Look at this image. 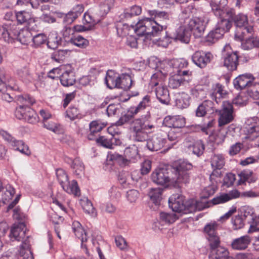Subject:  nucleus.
I'll return each instance as SVG.
<instances>
[{"label":"nucleus","mask_w":259,"mask_h":259,"mask_svg":"<svg viewBox=\"0 0 259 259\" xmlns=\"http://www.w3.org/2000/svg\"><path fill=\"white\" fill-rule=\"evenodd\" d=\"M43 126L55 134H59L63 132L62 126L55 122L44 121Z\"/></svg>","instance_id":"51"},{"label":"nucleus","mask_w":259,"mask_h":259,"mask_svg":"<svg viewBox=\"0 0 259 259\" xmlns=\"http://www.w3.org/2000/svg\"><path fill=\"white\" fill-rule=\"evenodd\" d=\"M21 259H33L31 252L29 249V244L26 241L22 243L19 250Z\"/></svg>","instance_id":"49"},{"label":"nucleus","mask_w":259,"mask_h":259,"mask_svg":"<svg viewBox=\"0 0 259 259\" xmlns=\"http://www.w3.org/2000/svg\"><path fill=\"white\" fill-rule=\"evenodd\" d=\"M227 4V0H210L212 10L216 16H221L223 9Z\"/></svg>","instance_id":"37"},{"label":"nucleus","mask_w":259,"mask_h":259,"mask_svg":"<svg viewBox=\"0 0 259 259\" xmlns=\"http://www.w3.org/2000/svg\"><path fill=\"white\" fill-rule=\"evenodd\" d=\"M137 173V171H134L132 174H130L128 172H123L119 174L118 180L123 187L131 184L133 182L137 181L139 179L138 177H135V175Z\"/></svg>","instance_id":"35"},{"label":"nucleus","mask_w":259,"mask_h":259,"mask_svg":"<svg viewBox=\"0 0 259 259\" xmlns=\"http://www.w3.org/2000/svg\"><path fill=\"white\" fill-rule=\"evenodd\" d=\"M191 95L198 100H202L206 97V91L201 85L196 86L191 91Z\"/></svg>","instance_id":"50"},{"label":"nucleus","mask_w":259,"mask_h":259,"mask_svg":"<svg viewBox=\"0 0 259 259\" xmlns=\"http://www.w3.org/2000/svg\"><path fill=\"white\" fill-rule=\"evenodd\" d=\"M80 204L84 211L92 217H95L97 215L96 209L94 207L92 203L87 198L80 200Z\"/></svg>","instance_id":"38"},{"label":"nucleus","mask_w":259,"mask_h":259,"mask_svg":"<svg viewBox=\"0 0 259 259\" xmlns=\"http://www.w3.org/2000/svg\"><path fill=\"white\" fill-rule=\"evenodd\" d=\"M240 193L237 190H233L228 193H223L213 198L211 202L213 204L217 205L225 203L233 199L238 198Z\"/></svg>","instance_id":"22"},{"label":"nucleus","mask_w":259,"mask_h":259,"mask_svg":"<svg viewBox=\"0 0 259 259\" xmlns=\"http://www.w3.org/2000/svg\"><path fill=\"white\" fill-rule=\"evenodd\" d=\"M165 143V139L161 135H156L149 139L147 146L150 151H157L162 148Z\"/></svg>","instance_id":"24"},{"label":"nucleus","mask_w":259,"mask_h":259,"mask_svg":"<svg viewBox=\"0 0 259 259\" xmlns=\"http://www.w3.org/2000/svg\"><path fill=\"white\" fill-rule=\"evenodd\" d=\"M169 206L173 211L183 213L185 209L184 197L179 194L171 195L168 200Z\"/></svg>","instance_id":"17"},{"label":"nucleus","mask_w":259,"mask_h":259,"mask_svg":"<svg viewBox=\"0 0 259 259\" xmlns=\"http://www.w3.org/2000/svg\"><path fill=\"white\" fill-rule=\"evenodd\" d=\"M71 167L76 175L80 176L83 174L84 165L79 158H76L73 160Z\"/></svg>","instance_id":"59"},{"label":"nucleus","mask_w":259,"mask_h":259,"mask_svg":"<svg viewBox=\"0 0 259 259\" xmlns=\"http://www.w3.org/2000/svg\"><path fill=\"white\" fill-rule=\"evenodd\" d=\"M206 207V204L203 202L195 199H190L185 202V209L183 213H192L197 210H201Z\"/></svg>","instance_id":"21"},{"label":"nucleus","mask_w":259,"mask_h":259,"mask_svg":"<svg viewBox=\"0 0 259 259\" xmlns=\"http://www.w3.org/2000/svg\"><path fill=\"white\" fill-rule=\"evenodd\" d=\"M213 108V103L211 101L206 100L199 105L197 109L196 114L197 116H203L207 112Z\"/></svg>","instance_id":"47"},{"label":"nucleus","mask_w":259,"mask_h":259,"mask_svg":"<svg viewBox=\"0 0 259 259\" xmlns=\"http://www.w3.org/2000/svg\"><path fill=\"white\" fill-rule=\"evenodd\" d=\"M208 22V19L205 16L195 17L189 21L188 27L195 37H200L203 35Z\"/></svg>","instance_id":"7"},{"label":"nucleus","mask_w":259,"mask_h":259,"mask_svg":"<svg viewBox=\"0 0 259 259\" xmlns=\"http://www.w3.org/2000/svg\"><path fill=\"white\" fill-rule=\"evenodd\" d=\"M259 119L254 116L247 118L245 123L244 132L245 138L250 140H254L259 137Z\"/></svg>","instance_id":"8"},{"label":"nucleus","mask_w":259,"mask_h":259,"mask_svg":"<svg viewBox=\"0 0 259 259\" xmlns=\"http://www.w3.org/2000/svg\"><path fill=\"white\" fill-rule=\"evenodd\" d=\"M100 20L98 17H93L90 12L88 11L84 13L83 16V22L84 25L91 26V29L95 24Z\"/></svg>","instance_id":"54"},{"label":"nucleus","mask_w":259,"mask_h":259,"mask_svg":"<svg viewBox=\"0 0 259 259\" xmlns=\"http://www.w3.org/2000/svg\"><path fill=\"white\" fill-rule=\"evenodd\" d=\"M250 242V237L248 235H244L234 239L231 243V246L234 249L243 250L247 247Z\"/></svg>","instance_id":"31"},{"label":"nucleus","mask_w":259,"mask_h":259,"mask_svg":"<svg viewBox=\"0 0 259 259\" xmlns=\"http://www.w3.org/2000/svg\"><path fill=\"white\" fill-rule=\"evenodd\" d=\"M155 92L157 99L161 103L168 105L170 101L169 94L166 85L157 87Z\"/></svg>","instance_id":"28"},{"label":"nucleus","mask_w":259,"mask_h":259,"mask_svg":"<svg viewBox=\"0 0 259 259\" xmlns=\"http://www.w3.org/2000/svg\"><path fill=\"white\" fill-rule=\"evenodd\" d=\"M253 32L252 26L244 27L243 30L238 29L236 31L235 38L241 41V48L244 50H249L259 47V38L253 36H247Z\"/></svg>","instance_id":"5"},{"label":"nucleus","mask_w":259,"mask_h":259,"mask_svg":"<svg viewBox=\"0 0 259 259\" xmlns=\"http://www.w3.org/2000/svg\"><path fill=\"white\" fill-rule=\"evenodd\" d=\"M212 249L209 255V259H234L229 255L227 249L221 246L211 247Z\"/></svg>","instance_id":"25"},{"label":"nucleus","mask_w":259,"mask_h":259,"mask_svg":"<svg viewBox=\"0 0 259 259\" xmlns=\"http://www.w3.org/2000/svg\"><path fill=\"white\" fill-rule=\"evenodd\" d=\"M69 42L70 44L80 48H85L89 45V41L81 35H74L71 37Z\"/></svg>","instance_id":"44"},{"label":"nucleus","mask_w":259,"mask_h":259,"mask_svg":"<svg viewBox=\"0 0 259 259\" xmlns=\"http://www.w3.org/2000/svg\"><path fill=\"white\" fill-rule=\"evenodd\" d=\"M238 176L239 177L237 182L238 185L245 184L246 182L253 183L256 180V178L252 171L249 169L241 171L238 174Z\"/></svg>","instance_id":"29"},{"label":"nucleus","mask_w":259,"mask_h":259,"mask_svg":"<svg viewBox=\"0 0 259 259\" xmlns=\"http://www.w3.org/2000/svg\"><path fill=\"white\" fill-rule=\"evenodd\" d=\"M162 192V190L159 188L151 189L148 193L150 200L155 205H159L161 200Z\"/></svg>","instance_id":"42"},{"label":"nucleus","mask_w":259,"mask_h":259,"mask_svg":"<svg viewBox=\"0 0 259 259\" xmlns=\"http://www.w3.org/2000/svg\"><path fill=\"white\" fill-rule=\"evenodd\" d=\"M226 92L224 90L223 86L219 83H217L213 87L210 96L212 100H214L217 103H218L220 101V99L223 98Z\"/></svg>","instance_id":"40"},{"label":"nucleus","mask_w":259,"mask_h":259,"mask_svg":"<svg viewBox=\"0 0 259 259\" xmlns=\"http://www.w3.org/2000/svg\"><path fill=\"white\" fill-rule=\"evenodd\" d=\"M142 12V9L140 6H133L130 9H127L125 10L123 16L124 17L128 19L134 16H137L141 14Z\"/></svg>","instance_id":"61"},{"label":"nucleus","mask_w":259,"mask_h":259,"mask_svg":"<svg viewBox=\"0 0 259 259\" xmlns=\"http://www.w3.org/2000/svg\"><path fill=\"white\" fill-rule=\"evenodd\" d=\"M224 65L230 71L237 68L238 57L236 52H233L229 45L225 46L223 51Z\"/></svg>","instance_id":"9"},{"label":"nucleus","mask_w":259,"mask_h":259,"mask_svg":"<svg viewBox=\"0 0 259 259\" xmlns=\"http://www.w3.org/2000/svg\"><path fill=\"white\" fill-rule=\"evenodd\" d=\"M176 105L180 109L186 108L190 105V97L185 93H179L175 95Z\"/></svg>","instance_id":"34"},{"label":"nucleus","mask_w":259,"mask_h":259,"mask_svg":"<svg viewBox=\"0 0 259 259\" xmlns=\"http://www.w3.org/2000/svg\"><path fill=\"white\" fill-rule=\"evenodd\" d=\"M26 227L23 223L14 224L11 229L10 237L14 240L21 241L25 236Z\"/></svg>","instance_id":"19"},{"label":"nucleus","mask_w":259,"mask_h":259,"mask_svg":"<svg viewBox=\"0 0 259 259\" xmlns=\"http://www.w3.org/2000/svg\"><path fill=\"white\" fill-rule=\"evenodd\" d=\"M211 184L205 187L202 192V197L207 198L214 194L218 189L217 182L216 181H211Z\"/></svg>","instance_id":"56"},{"label":"nucleus","mask_w":259,"mask_h":259,"mask_svg":"<svg viewBox=\"0 0 259 259\" xmlns=\"http://www.w3.org/2000/svg\"><path fill=\"white\" fill-rule=\"evenodd\" d=\"M15 17L20 24L26 23L31 26L38 22V18L33 17L31 13L25 11L16 12Z\"/></svg>","instance_id":"20"},{"label":"nucleus","mask_w":259,"mask_h":259,"mask_svg":"<svg viewBox=\"0 0 259 259\" xmlns=\"http://www.w3.org/2000/svg\"><path fill=\"white\" fill-rule=\"evenodd\" d=\"M148 62L149 67L154 69L155 71H156V70H161L162 72H165V75H167L168 69L172 67L171 60L160 61L155 57H151Z\"/></svg>","instance_id":"15"},{"label":"nucleus","mask_w":259,"mask_h":259,"mask_svg":"<svg viewBox=\"0 0 259 259\" xmlns=\"http://www.w3.org/2000/svg\"><path fill=\"white\" fill-rule=\"evenodd\" d=\"M106 126V124L99 120H94L90 123L91 133H97L102 130Z\"/></svg>","instance_id":"62"},{"label":"nucleus","mask_w":259,"mask_h":259,"mask_svg":"<svg viewBox=\"0 0 259 259\" xmlns=\"http://www.w3.org/2000/svg\"><path fill=\"white\" fill-rule=\"evenodd\" d=\"M114 0H103L99 5V17H103L106 15L113 7Z\"/></svg>","instance_id":"41"},{"label":"nucleus","mask_w":259,"mask_h":259,"mask_svg":"<svg viewBox=\"0 0 259 259\" xmlns=\"http://www.w3.org/2000/svg\"><path fill=\"white\" fill-rule=\"evenodd\" d=\"M192 168L191 163L185 160H179L170 169L157 168L151 175L153 182L161 185L179 187L189 181L188 171Z\"/></svg>","instance_id":"1"},{"label":"nucleus","mask_w":259,"mask_h":259,"mask_svg":"<svg viewBox=\"0 0 259 259\" xmlns=\"http://www.w3.org/2000/svg\"><path fill=\"white\" fill-rule=\"evenodd\" d=\"M240 193L237 190H233L228 193H223L213 198L211 202L213 204L217 205L225 203L233 199L238 198Z\"/></svg>","instance_id":"23"},{"label":"nucleus","mask_w":259,"mask_h":259,"mask_svg":"<svg viewBox=\"0 0 259 259\" xmlns=\"http://www.w3.org/2000/svg\"><path fill=\"white\" fill-rule=\"evenodd\" d=\"M210 163L213 168L220 169L225 165V158L221 154H214L211 156Z\"/></svg>","instance_id":"43"},{"label":"nucleus","mask_w":259,"mask_h":259,"mask_svg":"<svg viewBox=\"0 0 259 259\" xmlns=\"http://www.w3.org/2000/svg\"><path fill=\"white\" fill-rule=\"evenodd\" d=\"M151 104L150 97L146 95L143 97L142 100L140 102L137 106L131 107L133 109V112L135 113H139L142 112L147 107L150 106Z\"/></svg>","instance_id":"48"},{"label":"nucleus","mask_w":259,"mask_h":259,"mask_svg":"<svg viewBox=\"0 0 259 259\" xmlns=\"http://www.w3.org/2000/svg\"><path fill=\"white\" fill-rule=\"evenodd\" d=\"M0 40L8 44H13L18 40L22 45H27L32 40V34L27 29L19 31L15 23L7 22L0 26Z\"/></svg>","instance_id":"3"},{"label":"nucleus","mask_w":259,"mask_h":259,"mask_svg":"<svg viewBox=\"0 0 259 259\" xmlns=\"http://www.w3.org/2000/svg\"><path fill=\"white\" fill-rule=\"evenodd\" d=\"M118 88L127 90L130 89L132 84L131 76L126 73H123L119 75Z\"/></svg>","instance_id":"46"},{"label":"nucleus","mask_w":259,"mask_h":259,"mask_svg":"<svg viewBox=\"0 0 259 259\" xmlns=\"http://www.w3.org/2000/svg\"><path fill=\"white\" fill-rule=\"evenodd\" d=\"M110 158L112 160L115 161L122 166L127 165L130 162V160H128L126 157H124L122 155L116 153L111 154Z\"/></svg>","instance_id":"64"},{"label":"nucleus","mask_w":259,"mask_h":259,"mask_svg":"<svg viewBox=\"0 0 259 259\" xmlns=\"http://www.w3.org/2000/svg\"><path fill=\"white\" fill-rule=\"evenodd\" d=\"M231 25L230 20L225 19L220 20L218 22L215 29L211 31L206 36V41L210 43L215 42L222 37L224 33L230 29Z\"/></svg>","instance_id":"6"},{"label":"nucleus","mask_w":259,"mask_h":259,"mask_svg":"<svg viewBox=\"0 0 259 259\" xmlns=\"http://www.w3.org/2000/svg\"><path fill=\"white\" fill-rule=\"evenodd\" d=\"M62 70L63 72L60 75V81L64 87L72 85L75 81L73 68L70 64L60 66L59 67L54 68L53 71H59Z\"/></svg>","instance_id":"10"},{"label":"nucleus","mask_w":259,"mask_h":259,"mask_svg":"<svg viewBox=\"0 0 259 259\" xmlns=\"http://www.w3.org/2000/svg\"><path fill=\"white\" fill-rule=\"evenodd\" d=\"M185 118L181 115H168L163 121V124L168 127L181 128L185 125Z\"/></svg>","instance_id":"16"},{"label":"nucleus","mask_w":259,"mask_h":259,"mask_svg":"<svg viewBox=\"0 0 259 259\" xmlns=\"http://www.w3.org/2000/svg\"><path fill=\"white\" fill-rule=\"evenodd\" d=\"M61 38L55 32H51L48 37L47 45L52 49H56L61 44Z\"/></svg>","instance_id":"45"},{"label":"nucleus","mask_w":259,"mask_h":259,"mask_svg":"<svg viewBox=\"0 0 259 259\" xmlns=\"http://www.w3.org/2000/svg\"><path fill=\"white\" fill-rule=\"evenodd\" d=\"M190 36L191 33L190 30L187 29L185 26H181L177 29L176 33L172 36V38L187 44L190 40Z\"/></svg>","instance_id":"33"},{"label":"nucleus","mask_w":259,"mask_h":259,"mask_svg":"<svg viewBox=\"0 0 259 259\" xmlns=\"http://www.w3.org/2000/svg\"><path fill=\"white\" fill-rule=\"evenodd\" d=\"M217 228V224L214 223L206 225L204 229L211 247H216L220 243L219 238L216 233Z\"/></svg>","instance_id":"14"},{"label":"nucleus","mask_w":259,"mask_h":259,"mask_svg":"<svg viewBox=\"0 0 259 259\" xmlns=\"http://www.w3.org/2000/svg\"><path fill=\"white\" fill-rule=\"evenodd\" d=\"M166 77L165 72H162L161 70H156L151 77L149 84L152 88H155L165 85Z\"/></svg>","instance_id":"27"},{"label":"nucleus","mask_w":259,"mask_h":259,"mask_svg":"<svg viewBox=\"0 0 259 259\" xmlns=\"http://www.w3.org/2000/svg\"><path fill=\"white\" fill-rule=\"evenodd\" d=\"M14 84V80L4 70L0 69V85L6 87L10 89H15L12 85Z\"/></svg>","instance_id":"39"},{"label":"nucleus","mask_w":259,"mask_h":259,"mask_svg":"<svg viewBox=\"0 0 259 259\" xmlns=\"http://www.w3.org/2000/svg\"><path fill=\"white\" fill-rule=\"evenodd\" d=\"M189 78H183L180 74H175L169 77L168 85L172 89H178L188 83Z\"/></svg>","instance_id":"32"},{"label":"nucleus","mask_w":259,"mask_h":259,"mask_svg":"<svg viewBox=\"0 0 259 259\" xmlns=\"http://www.w3.org/2000/svg\"><path fill=\"white\" fill-rule=\"evenodd\" d=\"M185 151L189 154H193L199 156L202 154L204 146L201 140L192 142L185 143Z\"/></svg>","instance_id":"18"},{"label":"nucleus","mask_w":259,"mask_h":259,"mask_svg":"<svg viewBox=\"0 0 259 259\" xmlns=\"http://www.w3.org/2000/svg\"><path fill=\"white\" fill-rule=\"evenodd\" d=\"M119 75L110 71L107 72L105 78V83L110 89L118 88L119 86Z\"/></svg>","instance_id":"36"},{"label":"nucleus","mask_w":259,"mask_h":259,"mask_svg":"<svg viewBox=\"0 0 259 259\" xmlns=\"http://www.w3.org/2000/svg\"><path fill=\"white\" fill-rule=\"evenodd\" d=\"M233 108L228 101H224L222 109L220 111L219 126H223L231 122L233 119Z\"/></svg>","instance_id":"11"},{"label":"nucleus","mask_w":259,"mask_h":259,"mask_svg":"<svg viewBox=\"0 0 259 259\" xmlns=\"http://www.w3.org/2000/svg\"><path fill=\"white\" fill-rule=\"evenodd\" d=\"M150 117V115L148 113L145 115V118L142 116L141 118L136 119L133 121L131 131L135 141H145L148 137V134L154 130L155 126L148 121Z\"/></svg>","instance_id":"4"},{"label":"nucleus","mask_w":259,"mask_h":259,"mask_svg":"<svg viewBox=\"0 0 259 259\" xmlns=\"http://www.w3.org/2000/svg\"><path fill=\"white\" fill-rule=\"evenodd\" d=\"M150 17H144L139 20L135 25L134 30L138 36H145L147 39L157 36L167 26L158 23L157 21L166 22L169 20V15L157 10L148 11Z\"/></svg>","instance_id":"2"},{"label":"nucleus","mask_w":259,"mask_h":259,"mask_svg":"<svg viewBox=\"0 0 259 259\" xmlns=\"http://www.w3.org/2000/svg\"><path fill=\"white\" fill-rule=\"evenodd\" d=\"M135 27V26L130 27L126 24H118L116 27L117 34L121 37L126 36L129 34L131 30L135 32L134 30Z\"/></svg>","instance_id":"57"},{"label":"nucleus","mask_w":259,"mask_h":259,"mask_svg":"<svg viewBox=\"0 0 259 259\" xmlns=\"http://www.w3.org/2000/svg\"><path fill=\"white\" fill-rule=\"evenodd\" d=\"M172 67L176 70L177 73L181 71V69L186 67L188 62L184 59H176L171 60Z\"/></svg>","instance_id":"58"},{"label":"nucleus","mask_w":259,"mask_h":259,"mask_svg":"<svg viewBox=\"0 0 259 259\" xmlns=\"http://www.w3.org/2000/svg\"><path fill=\"white\" fill-rule=\"evenodd\" d=\"M137 114V113H135V112H133V109L131 107L128 109L126 114L122 116L117 122V125H121L125 124V123H127Z\"/></svg>","instance_id":"63"},{"label":"nucleus","mask_w":259,"mask_h":259,"mask_svg":"<svg viewBox=\"0 0 259 259\" xmlns=\"http://www.w3.org/2000/svg\"><path fill=\"white\" fill-rule=\"evenodd\" d=\"M138 155V150L136 146L133 145L125 148L124 150V156L130 161L135 159Z\"/></svg>","instance_id":"60"},{"label":"nucleus","mask_w":259,"mask_h":259,"mask_svg":"<svg viewBox=\"0 0 259 259\" xmlns=\"http://www.w3.org/2000/svg\"><path fill=\"white\" fill-rule=\"evenodd\" d=\"M234 21L237 27L236 30L238 29H241L243 30L244 27L252 26L251 25L248 24L247 16L242 14H238L236 17Z\"/></svg>","instance_id":"52"},{"label":"nucleus","mask_w":259,"mask_h":259,"mask_svg":"<svg viewBox=\"0 0 259 259\" xmlns=\"http://www.w3.org/2000/svg\"><path fill=\"white\" fill-rule=\"evenodd\" d=\"M212 57V55L209 52L197 51L193 55L192 59L197 66L200 68H204L210 62Z\"/></svg>","instance_id":"13"},{"label":"nucleus","mask_w":259,"mask_h":259,"mask_svg":"<svg viewBox=\"0 0 259 259\" xmlns=\"http://www.w3.org/2000/svg\"><path fill=\"white\" fill-rule=\"evenodd\" d=\"M72 229L75 236L80 239L81 241V247L86 248V245L84 244L88 240V236L85 230L82 227L80 223L78 221H74L72 223ZM86 253L88 252L85 249Z\"/></svg>","instance_id":"26"},{"label":"nucleus","mask_w":259,"mask_h":259,"mask_svg":"<svg viewBox=\"0 0 259 259\" xmlns=\"http://www.w3.org/2000/svg\"><path fill=\"white\" fill-rule=\"evenodd\" d=\"M178 217L174 213H168L161 212L160 214V223L165 224H169L175 222Z\"/></svg>","instance_id":"55"},{"label":"nucleus","mask_w":259,"mask_h":259,"mask_svg":"<svg viewBox=\"0 0 259 259\" xmlns=\"http://www.w3.org/2000/svg\"><path fill=\"white\" fill-rule=\"evenodd\" d=\"M254 77L250 73H245L239 75L234 79L233 84L234 88L237 90H242L246 87H250Z\"/></svg>","instance_id":"12"},{"label":"nucleus","mask_w":259,"mask_h":259,"mask_svg":"<svg viewBox=\"0 0 259 259\" xmlns=\"http://www.w3.org/2000/svg\"><path fill=\"white\" fill-rule=\"evenodd\" d=\"M16 100L19 105H22L25 107L33 105L35 101V100L27 95H18L16 97Z\"/></svg>","instance_id":"53"},{"label":"nucleus","mask_w":259,"mask_h":259,"mask_svg":"<svg viewBox=\"0 0 259 259\" xmlns=\"http://www.w3.org/2000/svg\"><path fill=\"white\" fill-rule=\"evenodd\" d=\"M61 187L69 194L73 195L75 196H79L80 194V190L77 182L75 180L69 181L68 180L66 182L61 185Z\"/></svg>","instance_id":"30"}]
</instances>
